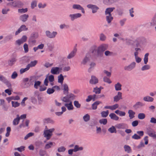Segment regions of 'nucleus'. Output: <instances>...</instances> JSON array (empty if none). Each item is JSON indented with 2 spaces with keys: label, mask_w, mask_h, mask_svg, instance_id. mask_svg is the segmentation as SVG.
Instances as JSON below:
<instances>
[{
  "label": "nucleus",
  "mask_w": 156,
  "mask_h": 156,
  "mask_svg": "<svg viewBox=\"0 0 156 156\" xmlns=\"http://www.w3.org/2000/svg\"><path fill=\"white\" fill-rule=\"evenodd\" d=\"M28 30V28L26 27L24 25H22L18 30L16 32L15 35H18L20 32L23 30Z\"/></svg>",
  "instance_id": "obj_5"
},
{
  "label": "nucleus",
  "mask_w": 156,
  "mask_h": 156,
  "mask_svg": "<svg viewBox=\"0 0 156 156\" xmlns=\"http://www.w3.org/2000/svg\"><path fill=\"white\" fill-rule=\"evenodd\" d=\"M66 150V148L64 147H61L58 149V151L59 152H64Z\"/></svg>",
  "instance_id": "obj_52"
},
{
  "label": "nucleus",
  "mask_w": 156,
  "mask_h": 156,
  "mask_svg": "<svg viewBox=\"0 0 156 156\" xmlns=\"http://www.w3.org/2000/svg\"><path fill=\"white\" fill-rule=\"evenodd\" d=\"M49 80L51 82H53L54 80V76L53 75H51L48 77Z\"/></svg>",
  "instance_id": "obj_58"
},
{
  "label": "nucleus",
  "mask_w": 156,
  "mask_h": 156,
  "mask_svg": "<svg viewBox=\"0 0 156 156\" xmlns=\"http://www.w3.org/2000/svg\"><path fill=\"white\" fill-rule=\"evenodd\" d=\"M73 96V94H71L69 95H67V97H64L62 99V101L64 102H68L69 101V99L72 97Z\"/></svg>",
  "instance_id": "obj_11"
},
{
  "label": "nucleus",
  "mask_w": 156,
  "mask_h": 156,
  "mask_svg": "<svg viewBox=\"0 0 156 156\" xmlns=\"http://www.w3.org/2000/svg\"><path fill=\"white\" fill-rule=\"evenodd\" d=\"M81 15L80 13H77L73 15H70V17L71 18L72 20H73L74 19L78 17H80Z\"/></svg>",
  "instance_id": "obj_18"
},
{
  "label": "nucleus",
  "mask_w": 156,
  "mask_h": 156,
  "mask_svg": "<svg viewBox=\"0 0 156 156\" xmlns=\"http://www.w3.org/2000/svg\"><path fill=\"white\" fill-rule=\"evenodd\" d=\"M93 91L96 94H99L101 93V90L99 88L96 87L94 88Z\"/></svg>",
  "instance_id": "obj_42"
},
{
  "label": "nucleus",
  "mask_w": 156,
  "mask_h": 156,
  "mask_svg": "<svg viewBox=\"0 0 156 156\" xmlns=\"http://www.w3.org/2000/svg\"><path fill=\"white\" fill-rule=\"evenodd\" d=\"M23 48L24 50V51L25 53H27L29 49L28 48V45L27 44H24L23 45Z\"/></svg>",
  "instance_id": "obj_47"
},
{
  "label": "nucleus",
  "mask_w": 156,
  "mask_h": 156,
  "mask_svg": "<svg viewBox=\"0 0 156 156\" xmlns=\"http://www.w3.org/2000/svg\"><path fill=\"white\" fill-rule=\"evenodd\" d=\"M27 11V8H25L24 9H18V12H19L20 13H24L26 12Z\"/></svg>",
  "instance_id": "obj_55"
},
{
  "label": "nucleus",
  "mask_w": 156,
  "mask_h": 156,
  "mask_svg": "<svg viewBox=\"0 0 156 156\" xmlns=\"http://www.w3.org/2000/svg\"><path fill=\"white\" fill-rule=\"evenodd\" d=\"M37 5V2L35 1H33L31 4V7L32 9H34Z\"/></svg>",
  "instance_id": "obj_62"
},
{
  "label": "nucleus",
  "mask_w": 156,
  "mask_h": 156,
  "mask_svg": "<svg viewBox=\"0 0 156 156\" xmlns=\"http://www.w3.org/2000/svg\"><path fill=\"white\" fill-rule=\"evenodd\" d=\"M83 119L85 121V122L88 121L90 119V115L88 114H87L85 115L83 117Z\"/></svg>",
  "instance_id": "obj_39"
},
{
  "label": "nucleus",
  "mask_w": 156,
  "mask_h": 156,
  "mask_svg": "<svg viewBox=\"0 0 156 156\" xmlns=\"http://www.w3.org/2000/svg\"><path fill=\"white\" fill-rule=\"evenodd\" d=\"M106 39L105 36L103 34H101L100 36V39L101 41H104Z\"/></svg>",
  "instance_id": "obj_56"
},
{
  "label": "nucleus",
  "mask_w": 156,
  "mask_h": 156,
  "mask_svg": "<svg viewBox=\"0 0 156 156\" xmlns=\"http://www.w3.org/2000/svg\"><path fill=\"white\" fill-rule=\"evenodd\" d=\"M83 148L82 147H79V146L77 145L75 146L74 148L73 149L74 152H76L77 151H81L82 150Z\"/></svg>",
  "instance_id": "obj_32"
},
{
  "label": "nucleus",
  "mask_w": 156,
  "mask_h": 156,
  "mask_svg": "<svg viewBox=\"0 0 156 156\" xmlns=\"http://www.w3.org/2000/svg\"><path fill=\"white\" fill-rule=\"evenodd\" d=\"M121 87L122 85L119 83H118L115 85V89L117 91L121 90L122 89Z\"/></svg>",
  "instance_id": "obj_22"
},
{
  "label": "nucleus",
  "mask_w": 156,
  "mask_h": 156,
  "mask_svg": "<svg viewBox=\"0 0 156 156\" xmlns=\"http://www.w3.org/2000/svg\"><path fill=\"white\" fill-rule=\"evenodd\" d=\"M25 148V147L24 146H22L19 147L15 148V150H17L20 152H22L24 151Z\"/></svg>",
  "instance_id": "obj_40"
},
{
  "label": "nucleus",
  "mask_w": 156,
  "mask_h": 156,
  "mask_svg": "<svg viewBox=\"0 0 156 156\" xmlns=\"http://www.w3.org/2000/svg\"><path fill=\"white\" fill-rule=\"evenodd\" d=\"M149 55V54L147 53L145 54L144 55V62L145 64H147L148 61V56Z\"/></svg>",
  "instance_id": "obj_38"
},
{
  "label": "nucleus",
  "mask_w": 156,
  "mask_h": 156,
  "mask_svg": "<svg viewBox=\"0 0 156 156\" xmlns=\"http://www.w3.org/2000/svg\"><path fill=\"white\" fill-rule=\"evenodd\" d=\"M144 105V104L141 102H137L135 105L133 106V107L136 109L140 108L141 107L143 106Z\"/></svg>",
  "instance_id": "obj_15"
},
{
  "label": "nucleus",
  "mask_w": 156,
  "mask_h": 156,
  "mask_svg": "<svg viewBox=\"0 0 156 156\" xmlns=\"http://www.w3.org/2000/svg\"><path fill=\"white\" fill-rule=\"evenodd\" d=\"M132 137L133 139L135 140H138L141 138L140 136H139L136 134H135L133 136H132Z\"/></svg>",
  "instance_id": "obj_49"
},
{
  "label": "nucleus",
  "mask_w": 156,
  "mask_h": 156,
  "mask_svg": "<svg viewBox=\"0 0 156 156\" xmlns=\"http://www.w3.org/2000/svg\"><path fill=\"white\" fill-rule=\"evenodd\" d=\"M153 100V98L150 96L145 97L144 98V100L146 101H152Z\"/></svg>",
  "instance_id": "obj_30"
},
{
  "label": "nucleus",
  "mask_w": 156,
  "mask_h": 156,
  "mask_svg": "<svg viewBox=\"0 0 156 156\" xmlns=\"http://www.w3.org/2000/svg\"><path fill=\"white\" fill-rule=\"evenodd\" d=\"M62 112H57L56 113V115H62L63 112L66 111V108L65 107L63 106L62 107Z\"/></svg>",
  "instance_id": "obj_34"
},
{
  "label": "nucleus",
  "mask_w": 156,
  "mask_h": 156,
  "mask_svg": "<svg viewBox=\"0 0 156 156\" xmlns=\"http://www.w3.org/2000/svg\"><path fill=\"white\" fill-rule=\"evenodd\" d=\"M114 9L115 8L114 7L107 8L105 11V14L106 15H112L111 13Z\"/></svg>",
  "instance_id": "obj_14"
},
{
  "label": "nucleus",
  "mask_w": 156,
  "mask_h": 156,
  "mask_svg": "<svg viewBox=\"0 0 156 156\" xmlns=\"http://www.w3.org/2000/svg\"><path fill=\"white\" fill-rule=\"evenodd\" d=\"M17 74L16 72H14L11 76V78L12 79H15L17 76Z\"/></svg>",
  "instance_id": "obj_61"
},
{
  "label": "nucleus",
  "mask_w": 156,
  "mask_h": 156,
  "mask_svg": "<svg viewBox=\"0 0 156 156\" xmlns=\"http://www.w3.org/2000/svg\"><path fill=\"white\" fill-rule=\"evenodd\" d=\"M74 106L77 108H79L80 107L81 105L77 101H74Z\"/></svg>",
  "instance_id": "obj_48"
},
{
  "label": "nucleus",
  "mask_w": 156,
  "mask_h": 156,
  "mask_svg": "<svg viewBox=\"0 0 156 156\" xmlns=\"http://www.w3.org/2000/svg\"><path fill=\"white\" fill-rule=\"evenodd\" d=\"M7 5H10L13 7H17V2H12L8 3Z\"/></svg>",
  "instance_id": "obj_50"
},
{
  "label": "nucleus",
  "mask_w": 156,
  "mask_h": 156,
  "mask_svg": "<svg viewBox=\"0 0 156 156\" xmlns=\"http://www.w3.org/2000/svg\"><path fill=\"white\" fill-rule=\"evenodd\" d=\"M10 98L13 100H18L20 99V98L18 96H16L15 97L12 96L10 97Z\"/></svg>",
  "instance_id": "obj_54"
},
{
  "label": "nucleus",
  "mask_w": 156,
  "mask_h": 156,
  "mask_svg": "<svg viewBox=\"0 0 156 156\" xmlns=\"http://www.w3.org/2000/svg\"><path fill=\"white\" fill-rule=\"evenodd\" d=\"M89 60V58L86 56L83 60L82 63L83 64H85Z\"/></svg>",
  "instance_id": "obj_57"
},
{
  "label": "nucleus",
  "mask_w": 156,
  "mask_h": 156,
  "mask_svg": "<svg viewBox=\"0 0 156 156\" xmlns=\"http://www.w3.org/2000/svg\"><path fill=\"white\" fill-rule=\"evenodd\" d=\"M4 83L8 87L10 88L11 87V84L7 80H6Z\"/></svg>",
  "instance_id": "obj_59"
},
{
  "label": "nucleus",
  "mask_w": 156,
  "mask_h": 156,
  "mask_svg": "<svg viewBox=\"0 0 156 156\" xmlns=\"http://www.w3.org/2000/svg\"><path fill=\"white\" fill-rule=\"evenodd\" d=\"M122 93L121 92H119L118 93L117 95H116L114 98V101L117 102L120 99H122Z\"/></svg>",
  "instance_id": "obj_8"
},
{
  "label": "nucleus",
  "mask_w": 156,
  "mask_h": 156,
  "mask_svg": "<svg viewBox=\"0 0 156 156\" xmlns=\"http://www.w3.org/2000/svg\"><path fill=\"white\" fill-rule=\"evenodd\" d=\"M41 82L40 81H35L34 84V87L36 89L38 88V86H39L41 84Z\"/></svg>",
  "instance_id": "obj_43"
},
{
  "label": "nucleus",
  "mask_w": 156,
  "mask_h": 156,
  "mask_svg": "<svg viewBox=\"0 0 156 156\" xmlns=\"http://www.w3.org/2000/svg\"><path fill=\"white\" fill-rule=\"evenodd\" d=\"M65 106L67 108L68 110H73V109L72 102H70L69 104H65Z\"/></svg>",
  "instance_id": "obj_20"
},
{
  "label": "nucleus",
  "mask_w": 156,
  "mask_h": 156,
  "mask_svg": "<svg viewBox=\"0 0 156 156\" xmlns=\"http://www.w3.org/2000/svg\"><path fill=\"white\" fill-rule=\"evenodd\" d=\"M54 128L44 130V137L46 138L47 140H49L52 135V132L55 130Z\"/></svg>",
  "instance_id": "obj_2"
},
{
  "label": "nucleus",
  "mask_w": 156,
  "mask_h": 156,
  "mask_svg": "<svg viewBox=\"0 0 156 156\" xmlns=\"http://www.w3.org/2000/svg\"><path fill=\"white\" fill-rule=\"evenodd\" d=\"M98 82V79L94 76H92L90 80V83L92 84H95Z\"/></svg>",
  "instance_id": "obj_7"
},
{
  "label": "nucleus",
  "mask_w": 156,
  "mask_h": 156,
  "mask_svg": "<svg viewBox=\"0 0 156 156\" xmlns=\"http://www.w3.org/2000/svg\"><path fill=\"white\" fill-rule=\"evenodd\" d=\"M11 103L12 106L15 108L18 107L20 105V103L17 101H12Z\"/></svg>",
  "instance_id": "obj_31"
},
{
  "label": "nucleus",
  "mask_w": 156,
  "mask_h": 156,
  "mask_svg": "<svg viewBox=\"0 0 156 156\" xmlns=\"http://www.w3.org/2000/svg\"><path fill=\"white\" fill-rule=\"evenodd\" d=\"M129 114V116L130 119H132L134 117V115L135 114V112L132 110H129L128 111Z\"/></svg>",
  "instance_id": "obj_23"
},
{
  "label": "nucleus",
  "mask_w": 156,
  "mask_h": 156,
  "mask_svg": "<svg viewBox=\"0 0 156 156\" xmlns=\"http://www.w3.org/2000/svg\"><path fill=\"white\" fill-rule=\"evenodd\" d=\"M107 15L106 16V20L108 23H110L113 20V17L112 16V15Z\"/></svg>",
  "instance_id": "obj_26"
},
{
  "label": "nucleus",
  "mask_w": 156,
  "mask_h": 156,
  "mask_svg": "<svg viewBox=\"0 0 156 156\" xmlns=\"http://www.w3.org/2000/svg\"><path fill=\"white\" fill-rule=\"evenodd\" d=\"M124 148L125 149V151L126 152H127L128 153H129L131 151V148L128 145H124Z\"/></svg>",
  "instance_id": "obj_25"
},
{
  "label": "nucleus",
  "mask_w": 156,
  "mask_h": 156,
  "mask_svg": "<svg viewBox=\"0 0 156 156\" xmlns=\"http://www.w3.org/2000/svg\"><path fill=\"white\" fill-rule=\"evenodd\" d=\"M135 65L136 63L134 62H133L129 66H125L124 69L125 70H130L135 67Z\"/></svg>",
  "instance_id": "obj_6"
},
{
  "label": "nucleus",
  "mask_w": 156,
  "mask_h": 156,
  "mask_svg": "<svg viewBox=\"0 0 156 156\" xmlns=\"http://www.w3.org/2000/svg\"><path fill=\"white\" fill-rule=\"evenodd\" d=\"M16 116V118L13 121V125L15 126L19 124L20 120V118L19 115H17Z\"/></svg>",
  "instance_id": "obj_12"
},
{
  "label": "nucleus",
  "mask_w": 156,
  "mask_h": 156,
  "mask_svg": "<svg viewBox=\"0 0 156 156\" xmlns=\"http://www.w3.org/2000/svg\"><path fill=\"white\" fill-rule=\"evenodd\" d=\"M34 80H33L31 78L29 81L28 83H27L26 86L25 87H29L31 85H33V84L34 83Z\"/></svg>",
  "instance_id": "obj_35"
},
{
  "label": "nucleus",
  "mask_w": 156,
  "mask_h": 156,
  "mask_svg": "<svg viewBox=\"0 0 156 156\" xmlns=\"http://www.w3.org/2000/svg\"><path fill=\"white\" fill-rule=\"evenodd\" d=\"M145 116L144 114L143 113H139L138 115V118L139 119H142L145 118Z\"/></svg>",
  "instance_id": "obj_45"
},
{
  "label": "nucleus",
  "mask_w": 156,
  "mask_h": 156,
  "mask_svg": "<svg viewBox=\"0 0 156 156\" xmlns=\"http://www.w3.org/2000/svg\"><path fill=\"white\" fill-rule=\"evenodd\" d=\"M16 61L15 58H13L11 60L8 61L9 65L10 66H12L14 64V62Z\"/></svg>",
  "instance_id": "obj_33"
},
{
  "label": "nucleus",
  "mask_w": 156,
  "mask_h": 156,
  "mask_svg": "<svg viewBox=\"0 0 156 156\" xmlns=\"http://www.w3.org/2000/svg\"><path fill=\"white\" fill-rule=\"evenodd\" d=\"M73 8L74 9H76L81 10L82 12L84 13V9L79 5H73Z\"/></svg>",
  "instance_id": "obj_13"
},
{
  "label": "nucleus",
  "mask_w": 156,
  "mask_h": 156,
  "mask_svg": "<svg viewBox=\"0 0 156 156\" xmlns=\"http://www.w3.org/2000/svg\"><path fill=\"white\" fill-rule=\"evenodd\" d=\"M53 145V143L50 142L46 144L44 148L45 149H48L51 148Z\"/></svg>",
  "instance_id": "obj_37"
},
{
  "label": "nucleus",
  "mask_w": 156,
  "mask_h": 156,
  "mask_svg": "<svg viewBox=\"0 0 156 156\" xmlns=\"http://www.w3.org/2000/svg\"><path fill=\"white\" fill-rule=\"evenodd\" d=\"M98 9V8L95 5H94L93 8L92 9V12L93 13L96 12Z\"/></svg>",
  "instance_id": "obj_63"
},
{
  "label": "nucleus",
  "mask_w": 156,
  "mask_h": 156,
  "mask_svg": "<svg viewBox=\"0 0 156 156\" xmlns=\"http://www.w3.org/2000/svg\"><path fill=\"white\" fill-rule=\"evenodd\" d=\"M137 133L139 135V136H140L141 137L143 136L144 135V132L143 131H137Z\"/></svg>",
  "instance_id": "obj_64"
},
{
  "label": "nucleus",
  "mask_w": 156,
  "mask_h": 156,
  "mask_svg": "<svg viewBox=\"0 0 156 156\" xmlns=\"http://www.w3.org/2000/svg\"><path fill=\"white\" fill-rule=\"evenodd\" d=\"M138 124V121L137 120H135L133 121L132 123V125L133 127H135L137 126Z\"/></svg>",
  "instance_id": "obj_60"
},
{
  "label": "nucleus",
  "mask_w": 156,
  "mask_h": 156,
  "mask_svg": "<svg viewBox=\"0 0 156 156\" xmlns=\"http://www.w3.org/2000/svg\"><path fill=\"white\" fill-rule=\"evenodd\" d=\"M103 80L105 82H107L108 83H112L110 79L106 76H105L104 77Z\"/></svg>",
  "instance_id": "obj_46"
},
{
  "label": "nucleus",
  "mask_w": 156,
  "mask_h": 156,
  "mask_svg": "<svg viewBox=\"0 0 156 156\" xmlns=\"http://www.w3.org/2000/svg\"><path fill=\"white\" fill-rule=\"evenodd\" d=\"M55 91V90L53 88H49L47 89V92L48 94H51L53 93Z\"/></svg>",
  "instance_id": "obj_41"
},
{
  "label": "nucleus",
  "mask_w": 156,
  "mask_h": 156,
  "mask_svg": "<svg viewBox=\"0 0 156 156\" xmlns=\"http://www.w3.org/2000/svg\"><path fill=\"white\" fill-rule=\"evenodd\" d=\"M109 111L107 110L106 111H102L101 112V116L102 117H106L108 115Z\"/></svg>",
  "instance_id": "obj_29"
},
{
  "label": "nucleus",
  "mask_w": 156,
  "mask_h": 156,
  "mask_svg": "<svg viewBox=\"0 0 156 156\" xmlns=\"http://www.w3.org/2000/svg\"><path fill=\"white\" fill-rule=\"evenodd\" d=\"M37 63V61L36 60H34V61L31 62L27 66H29V67L30 68V67H32L35 66Z\"/></svg>",
  "instance_id": "obj_28"
},
{
  "label": "nucleus",
  "mask_w": 156,
  "mask_h": 156,
  "mask_svg": "<svg viewBox=\"0 0 156 156\" xmlns=\"http://www.w3.org/2000/svg\"><path fill=\"white\" fill-rule=\"evenodd\" d=\"M102 102L99 101H97L95 102L92 105V108L93 110H96L97 108L98 105L100 104H101Z\"/></svg>",
  "instance_id": "obj_9"
},
{
  "label": "nucleus",
  "mask_w": 156,
  "mask_h": 156,
  "mask_svg": "<svg viewBox=\"0 0 156 156\" xmlns=\"http://www.w3.org/2000/svg\"><path fill=\"white\" fill-rule=\"evenodd\" d=\"M100 123L101 124H102L104 125H105L107 122V120L106 119H100L99 121Z\"/></svg>",
  "instance_id": "obj_36"
},
{
  "label": "nucleus",
  "mask_w": 156,
  "mask_h": 156,
  "mask_svg": "<svg viewBox=\"0 0 156 156\" xmlns=\"http://www.w3.org/2000/svg\"><path fill=\"white\" fill-rule=\"evenodd\" d=\"M29 66H27V67L25 69H21L20 71V72L21 74H22L26 71L28 70L29 69Z\"/></svg>",
  "instance_id": "obj_44"
},
{
  "label": "nucleus",
  "mask_w": 156,
  "mask_h": 156,
  "mask_svg": "<svg viewBox=\"0 0 156 156\" xmlns=\"http://www.w3.org/2000/svg\"><path fill=\"white\" fill-rule=\"evenodd\" d=\"M46 34L47 36L50 38L55 37L56 35L57 34V33L56 32H53L52 33H51L49 31H46Z\"/></svg>",
  "instance_id": "obj_4"
},
{
  "label": "nucleus",
  "mask_w": 156,
  "mask_h": 156,
  "mask_svg": "<svg viewBox=\"0 0 156 156\" xmlns=\"http://www.w3.org/2000/svg\"><path fill=\"white\" fill-rule=\"evenodd\" d=\"M69 88L68 85L66 84H64L63 85V91L65 94L68 93Z\"/></svg>",
  "instance_id": "obj_21"
},
{
  "label": "nucleus",
  "mask_w": 156,
  "mask_h": 156,
  "mask_svg": "<svg viewBox=\"0 0 156 156\" xmlns=\"http://www.w3.org/2000/svg\"><path fill=\"white\" fill-rule=\"evenodd\" d=\"M108 130L109 132L111 133H116V130L115 127L113 126H112L111 127L109 128Z\"/></svg>",
  "instance_id": "obj_27"
},
{
  "label": "nucleus",
  "mask_w": 156,
  "mask_h": 156,
  "mask_svg": "<svg viewBox=\"0 0 156 156\" xmlns=\"http://www.w3.org/2000/svg\"><path fill=\"white\" fill-rule=\"evenodd\" d=\"M29 16L27 14H24L20 16V19L23 22H26Z\"/></svg>",
  "instance_id": "obj_16"
},
{
  "label": "nucleus",
  "mask_w": 156,
  "mask_h": 156,
  "mask_svg": "<svg viewBox=\"0 0 156 156\" xmlns=\"http://www.w3.org/2000/svg\"><path fill=\"white\" fill-rule=\"evenodd\" d=\"M150 66L149 65H145L142 67L141 68V70L143 71L145 70L148 69H150Z\"/></svg>",
  "instance_id": "obj_51"
},
{
  "label": "nucleus",
  "mask_w": 156,
  "mask_h": 156,
  "mask_svg": "<svg viewBox=\"0 0 156 156\" xmlns=\"http://www.w3.org/2000/svg\"><path fill=\"white\" fill-rule=\"evenodd\" d=\"M147 133L150 136L152 137L154 139H156V134L155 132L152 129H148L147 131Z\"/></svg>",
  "instance_id": "obj_3"
},
{
  "label": "nucleus",
  "mask_w": 156,
  "mask_h": 156,
  "mask_svg": "<svg viewBox=\"0 0 156 156\" xmlns=\"http://www.w3.org/2000/svg\"><path fill=\"white\" fill-rule=\"evenodd\" d=\"M77 51L76 48H75L73 51L70 53V54L67 56V58L68 59H70L73 57L75 55Z\"/></svg>",
  "instance_id": "obj_10"
},
{
  "label": "nucleus",
  "mask_w": 156,
  "mask_h": 156,
  "mask_svg": "<svg viewBox=\"0 0 156 156\" xmlns=\"http://www.w3.org/2000/svg\"><path fill=\"white\" fill-rule=\"evenodd\" d=\"M108 45L105 44H103L99 47L97 50L96 47L94 46L92 48V52L94 53L97 51L98 55L101 56L103 52L108 49Z\"/></svg>",
  "instance_id": "obj_1"
},
{
  "label": "nucleus",
  "mask_w": 156,
  "mask_h": 156,
  "mask_svg": "<svg viewBox=\"0 0 156 156\" xmlns=\"http://www.w3.org/2000/svg\"><path fill=\"white\" fill-rule=\"evenodd\" d=\"M64 78L62 74H60V75L58 76V82L59 83L62 84L64 80Z\"/></svg>",
  "instance_id": "obj_24"
},
{
  "label": "nucleus",
  "mask_w": 156,
  "mask_h": 156,
  "mask_svg": "<svg viewBox=\"0 0 156 156\" xmlns=\"http://www.w3.org/2000/svg\"><path fill=\"white\" fill-rule=\"evenodd\" d=\"M119 107V105L117 104H115L114 105H113L112 106H111V110H114L115 109Z\"/></svg>",
  "instance_id": "obj_53"
},
{
  "label": "nucleus",
  "mask_w": 156,
  "mask_h": 156,
  "mask_svg": "<svg viewBox=\"0 0 156 156\" xmlns=\"http://www.w3.org/2000/svg\"><path fill=\"white\" fill-rule=\"evenodd\" d=\"M59 68L58 67H52L51 71V73L53 74H57V72L58 71Z\"/></svg>",
  "instance_id": "obj_17"
},
{
  "label": "nucleus",
  "mask_w": 156,
  "mask_h": 156,
  "mask_svg": "<svg viewBox=\"0 0 156 156\" xmlns=\"http://www.w3.org/2000/svg\"><path fill=\"white\" fill-rule=\"evenodd\" d=\"M110 117L112 119L115 120H118L119 118L115 113H112L110 114L109 115Z\"/></svg>",
  "instance_id": "obj_19"
}]
</instances>
